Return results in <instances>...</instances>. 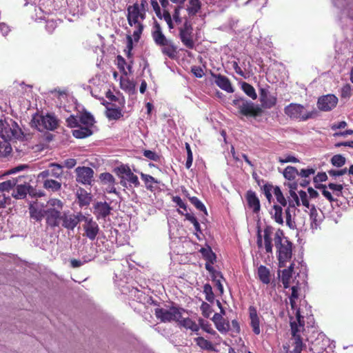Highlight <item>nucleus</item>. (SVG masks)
<instances>
[{
  "label": "nucleus",
  "mask_w": 353,
  "mask_h": 353,
  "mask_svg": "<svg viewBox=\"0 0 353 353\" xmlns=\"http://www.w3.org/2000/svg\"><path fill=\"white\" fill-rule=\"evenodd\" d=\"M274 243L279 268H285L286 263L292 257L293 243L284 236L283 230L279 229L274 234Z\"/></svg>",
  "instance_id": "obj_1"
},
{
  "label": "nucleus",
  "mask_w": 353,
  "mask_h": 353,
  "mask_svg": "<svg viewBox=\"0 0 353 353\" xmlns=\"http://www.w3.org/2000/svg\"><path fill=\"white\" fill-rule=\"evenodd\" d=\"M126 17L129 26L136 27V30L133 32V37L135 41H139L143 31L144 26L142 21L145 19V12L139 8L138 2L137 1L133 5L128 6Z\"/></svg>",
  "instance_id": "obj_2"
},
{
  "label": "nucleus",
  "mask_w": 353,
  "mask_h": 353,
  "mask_svg": "<svg viewBox=\"0 0 353 353\" xmlns=\"http://www.w3.org/2000/svg\"><path fill=\"white\" fill-rule=\"evenodd\" d=\"M296 321L290 322L291 340L293 341V353H301L305 347V345L303 343V337L301 334L305 330V323L299 308L296 310Z\"/></svg>",
  "instance_id": "obj_3"
},
{
  "label": "nucleus",
  "mask_w": 353,
  "mask_h": 353,
  "mask_svg": "<svg viewBox=\"0 0 353 353\" xmlns=\"http://www.w3.org/2000/svg\"><path fill=\"white\" fill-rule=\"evenodd\" d=\"M232 105L239 110V113L247 117H256L261 114L263 110L259 105L243 97L235 98Z\"/></svg>",
  "instance_id": "obj_4"
},
{
  "label": "nucleus",
  "mask_w": 353,
  "mask_h": 353,
  "mask_svg": "<svg viewBox=\"0 0 353 353\" xmlns=\"http://www.w3.org/2000/svg\"><path fill=\"white\" fill-rule=\"evenodd\" d=\"M285 114L292 119L307 121L316 116V110L307 111L303 105L292 103L284 108Z\"/></svg>",
  "instance_id": "obj_5"
},
{
  "label": "nucleus",
  "mask_w": 353,
  "mask_h": 353,
  "mask_svg": "<svg viewBox=\"0 0 353 353\" xmlns=\"http://www.w3.org/2000/svg\"><path fill=\"white\" fill-rule=\"evenodd\" d=\"M274 228L270 225H267L263 230V235L261 234L260 229L257 231L256 244L259 249H264L266 254H272L274 241Z\"/></svg>",
  "instance_id": "obj_6"
},
{
  "label": "nucleus",
  "mask_w": 353,
  "mask_h": 353,
  "mask_svg": "<svg viewBox=\"0 0 353 353\" xmlns=\"http://www.w3.org/2000/svg\"><path fill=\"white\" fill-rule=\"evenodd\" d=\"M32 123L39 131L44 130H54L58 126L57 118L50 114H47L45 116H34L32 120Z\"/></svg>",
  "instance_id": "obj_7"
},
{
  "label": "nucleus",
  "mask_w": 353,
  "mask_h": 353,
  "mask_svg": "<svg viewBox=\"0 0 353 353\" xmlns=\"http://www.w3.org/2000/svg\"><path fill=\"white\" fill-rule=\"evenodd\" d=\"M181 311H184V310L174 306L171 307L169 310L157 307L154 310V314L157 319L162 323L176 322L181 317Z\"/></svg>",
  "instance_id": "obj_8"
},
{
  "label": "nucleus",
  "mask_w": 353,
  "mask_h": 353,
  "mask_svg": "<svg viewBox=\"0 0 353 353\" xmlns=\"http://www.w3.org/2000/svg\"><path fill=\"white\" fill-rule=\"evenodd\" d=\"M20 128L16 122L11 121V124L0 120V137L8 143L13 139H17L20 136Z\"/></svg>",
  "instance_id": "obj_9"
},
{
  "label": "nucleus",
  "mask_w": 353,
  "mask_h": 353,
  "mask_svg": "<svg viewBox=\"0 0 353 353\" xmlns=\"http://www.w3.org/2000/svg\"><path fill=\"white\" fill-rule=\"evenodd\" d=\"M179 38L184 46L188 49H194L195 43L193 39V28L188 20L185 21L183 26L179 28Z\"/></svg>",
  "instance_id": "obj_10"
},
{
  "label": "nucleus",
  "mask_w": 353,
  "mask_h": 353,
  "mask_svg": "<svg viewBox=\"0 0 353 353\" xmlns=\"http://www.w3.org/2000/svg\"><path fill=\"white\" fill-rule=\"evenodd\" d=\"M84 215L81 212L77 214L68 210L63 212L61 225L68 230H74L78 224L83 221Z\"/></svg>",
  "instance_id": "obj_11"
},
{
  "label": "nucleus",
  "mask_w": 353,
  "mask_h": 353,
  "mask_svg": "<svg viewBox=\"0 0 353 353\" xmlns=\"http://www.w3.org/2000/svg\"><path fill=\"white\" fill-rule=\"evenodd\" d=\"M83 221L85 222V224L83 225L85 232L83 236H85L91 241H94L99 232L98 223L92 217H88L85 215Z\"/></svg>",
  "instance_id": "obj_12"
},
{
  "label": "nucleus",
  "mask_w": 353,
  "mask_h": 353,
  "mask_svg": "<svg viewBox=\"0 0 353 353\" xmlns=\"http://www.w3.org/2000/svg\"><path fill=\"white\" fill-rule=\"evenodd\" d=\"M338 103V98L334 94H327L319 98L318 108L324 112L330 111L335 108Z\"/></svg>",
  "instance_id": "obj_13"
},
{
  "label": "nucleus",
  "mask_w": 353,
  "mask_h": 353,
  "mask_svg": "<svg viewBox=\"0 0 353 353\" xmlns=\"http://www.w3.org/2000/svg\"><path fill=\"white\" fill-rule=\"evenodd\" d=\"M76 181L83 185H91L94 175V171L89 167H78L76 168Z\"/></svg>",
  "instance_id": "obj_14"
},
{
  "label": "nucleus",
  "mask_w": 353,
  "mask_h": 353,
  "mask_svg": "<svg viewBox=\"0 0 353 353\" xmlns=\"http://www.w3.org/2000/svg\"><path fill=\"white\" fill-rule=\"evenodd\" d=\"M62 211H44L46 225L50 228L59 227L62 221Z\"/></svg>",
  "instance_id": "obj_15"
},
{
  "label": "nucleus",
  "mask_w": 353,
  "mask_h": 353,
  "mask_svg": "<svg viewBox=\"0 0 353 353\" xmlns=\"http://www.w3.org/2000/svg\"><path fill=\"white\" fill-rule=\"evenodd\" d=\"M211 75L215 79L214 82L216 85L221 90L228 93L234 92V88L232 83L227 77L221 74H214L212 72H211Z\"/></svg>",
  "instance_id": "obj_16"
},
{
  "label": "nucleus",
  "mask_w": 353,
  "mask_h": 353,
  "mask_svg": "<svg viewBox=\"0 0 353 353\" xmlns=\"http://www.w3.org/2000/svg\"><path fill=\"white\" fill-rule=\"evenodd\" d=\"M245 199L248 206L254 214H258L261 210L260 201L255 192L250 190L246 192Z\"/></svg>",
  "instance_id": "obj_17"
},
{
  "label": "nucleus",
  "mask_w": 353,
  "mask_h": 353,
  "mask_svg": "<svg viewBox=\"0 0 353 353\" xmlns=\"http://www.w3.org/2000/svg\"><path fill=\"white\" fill-rule=\"evenodd\" d=\"M94 214L97 219L106 218L110 214L112 210V208L106 202H97L94 206Z\"/></svg>",
  "instance_id": "obj_18"
},
{
  "label": "nucleus",
  "mask_w": 353,
  "mask_h": 353,
  "mask_svg": "<svg viewBox=\"0 0 353 353\" xmlns=\"http://www.w3.org/2000/svg\"><path fill=\"white\" fill-rule=\"evenodd\" d=\"M249 314L250 325L252 328V331L256 335H259L261 333L260 320L258 316L256 309L254 306H250L249 307Z\"/></svg>",
  "instance_id": "obj_19"
},
{
  "label": "nucleus",
  "mask_w": 353,
  "mask_h": 353,
  "mask_svg": "<svg viewBox=\"0 0 353 353\" xmlns=\"http://www.w3.org/2000/svg\"><path fill=\"white\" fill-rule=\"evenodd\" d=\"M161 52L168 57L171 59L176 58L178 54L177 47L175 46L172 40L168 41L167 43L161 46Z\"/></svg>",
  "instance_id": "obj_20"
},
{
  "label": "nucleus",
  "mask_w": 353,
  "mask_h": 353,
  "mask_svg": "<svg viewBox=\"0 0 353 353\" xmlns=\"http://www.w3.org/2000/svg\"><path fill=\"white\" fill-rule=\"evenodd\" d=\"M155 30L152 33V39L158 46H163L170 39L166 38L161 31V26L159 23H156L154 26Z\"/></svg>",
  "instance_id": "obj_21"
},
{
  "label": "nucleus",
  "mask_w": 353,
  "mask_h": 353,
  "mask_svg": "<svg viewBox=\"0 0 353 353\" xmlns=\"http://www.w3.org/2000/svg\"><path fill=\"white\" fill-rule=\"evenodd\" d=\"M178 324L185 328L192 330V332H197L199 330V326L190 318H183L182 311H181V317L176 321Z\"/></svg>",
  "instance_id": "obj_22"
},
{
  "label": "nucleus",
  "mask_w": 353,
  "mask_h": 353,
  "mask_svg": "<svg viewBox=\"0 0 353 353\" xmlns=\"http://www.w3.org/2000/svg\"><path fill=\"white\" fill-rule=\"evenodd\" d=\"M296 206L293 201H288V206L285 210L286 224L290 228H294V224L292 221V215L295 214Z\"/></svg>",
  "instance_id": "obj_23"
},
{
  "label": "nucleus",
  "mask_w": 353,
  "mask_h": 353,
  "mask_svg": "<svg viewBox=\"0 0 353 353\" xmlns=\"http://www.w3.org/2000/svg\"><path fill=\"white\" fill-rule=\"evenodd\" d=\"M257 274L263 283L269 284L270 283V272L266 266L261 265L257 269Z\"/></svg>",
  "instance_id": "obj_24"
},
{
  "label": "nucleus",
  "mask_w": 353,
  "mask_h": 353,
  "mask_svg": "<svg viewBox=\"0 0 353 353\" xmlns=\"http://www.w3.org/2000/svg\"><path fill=\"white\" fill-rule=\"evenodd\" d=\"M310 219L312 228L316 229L322 222V218L319 216L315 205H312L310 208Z\"/></svg>",
  "instance_id": "obj_25"
},
{
  "label": "nucleus",
  "mask_w": 353,
  "mask_h": 353,
  "mask_svg": "<svg viewBox=\"0 0 353 353\" xmlns=\"http://www.w3.org/2000/svg\"><path fill=\"white\" fill-rule=\"evenodd\" d=\"M292 293L289 297L290 304L292 310L296 309V301L299 298V291L301 290L300 284L299 281L296 283L295 285H293L291 288Z\"/></svg>",
  "instance_id": "obj_26"
},
{
  "label": "nucleus",
  "mask_w": 353,
  "mask_h": 353,
  "mask_svg": "<svg viewBox=\"0 0 353 353\" xmlns=\"http://www.w3.org/2000/svg\"><path fill=\"white\" fill-rule=\"evenodd\" d=\"M78 128L72 130V135L77 139H84L92 134V131L89 127L79 125Z\"/></svg>",
  "instance_id": "obj_27"
},
{
  "label": "nucleus",
  "mask_w": 353,
  "mask_h": 353,
  "mask_svg": "<svg viewBox=\"0 0 353 353\" xmlns=\"http://www.w3.org/2000/svg\"><path fill=\"white\" fill-rule=\"evenodd\" d=\"M79 122L85 127L91 128L94 125L95 121L94 117L90 112L84 111L79 116Z\"/></svg>",
  "instance_id": "obj_28"
},
{
  "label": "nucleus",
  "mask_w": 353,
  "mask_h": 353,
  "mask_svg": "<svg viewBox=\"0 0 353 353\" xmlns=\"http://www.w3.org/2000/svg\"><path fill=\"white\" fill-rule=\"evenodd\" d=\"M106 116L109 119L117 120L123 117L121 110L116 108L114 104H111L110 107L107 108Z\"/></svg>",
  "instance_id": "obj_29"
},
{
  "label": "nucleus",
  "mask_w": 353,
  "mask_h": 353,
  "mask_svg": "<svg viewBox=\"0 0 353 353\" xmlns=\"http://www.w3.org/2000/svg\"><path fill=\"white\" fill-rule=\"evenodd\" d=\"M63 203L58 199H50L47 202V208L44 211H62Z\"/></svg>",
  "instance_id": "obj_30"
},
{
  "label": "nucleus",
  "mask_w": 353,
  "mask_h": 353,
  "mask_svg": "<svg viewBox=\"0 0 353 353\" xmlns=\"http://www.w3.org/2000/svg\"><path fill=\"white\" fill-rule=\"evenodd\" d=\"M31 187L26 185H17L15 190L12 192L13 197L16 199H23L26 196L27 193Z\"/></svg>",
  "instance_id": "obj_31"
},
{
  "label": "nucleus",
  "mask_w": 353,
  "mask_h": 353,
  "mask_svg": "<svg viewBox=\"0 0 353 353\" xmlns=\"http://www.w3.org/2000/svg\"><path fill=\"white\" fill-rule=\"evenodd\" d=\"M77 198L80 206L88 205L92 201L90 194L83 189L77 192Z\"/></svg>",
  "instance_id": "obj_32"
},
{
  "label": "nucleus",
  "mask_w": 353,
  "mask_h": 353,
  "mask_svg": "<svg viewBox=\"0 0 353 353\" xmlns=\"http://www.w3.org/2000/svg\"><path fill=\"white\" fill-rule=\"evenodd\" d=\"M196 344L202 350L208 351L214 350V347L212 342L204 339L202 336H199L194 339Z\"/></svg>",
  "instance_id": "obj_33"
},
{
  "label": "nucleus",
  "mask_w": 353,
  "mask_h": 353,
  "mask_svg": "<svg viewBox=\"0 0 353 353\" xmlns=\"http://www.w3.org/2000/svg\"><path fill=\"white\" fill-rule=\"evenodd\" d=\"M200 252L206 261H209L211 263H214L216 262V254L212 252L210 247L201 248Z\"/></svg>",
  "instance_id": "obj_34"
},
{
  "label": "nucleus",
  "mask_w": 353,
  "mask_h": 353,
  "mask_svg": "<svg viewBox=\"0 0 353 353\" xmlns=\"http://www.w3.org/2000/svg\"><path fill=\"white\" fill-rule=\"evenodd\" d=\"M189 6L187 8V12L189 16L196 15L201 8V2L199 0H190Z\"/></svg>",
  "instance_id": "obj_35"
},
{
  "label": "nucleus",
  "mask_w": 353,
  "mask_h": 353,
  "mask_svg": "<svg viewBox=\"0 0 353 353\" xmlns=\"http://www.w3.org/2000/svg\"><path fill=\"white\" fill-rule=\"evenodd\" d=\"M140 176L141 179L144 181L145 187L147 190L152 192L154 191V187L152 185V183H159L157 179L154 178L152 176L144 174L143 172L140 173Z\"/></svg>",
  "instance_id": "obj_36"
},
{
  "label": "nucleus",
  "mask_w": 353,
  "mask_h": 353,
  "mask_svg": "<svg viewBox=\"0 0 353 353\" xmlns=\"http://www.w3.org/2000/svg\"><path fill=\"white\" fill-rule=\"evenodd\" d=\"M43 187L52 192H57L61 190V183L53 179H46L43 182Z\"/></svg>",
  "instance_id": "obj_37"
},
{
  "label": "nucleus",
  "mask_w": 353,
  "mask_h": 353,
  "mask_svg": "<svg viewBox=\"0 0 353 353\" xmlns=\"http://www.w3.org/2000/svg\"><path fill=\"white\" fill-rule=\"evenodd\" d=\"M273 210L274 212H272V216L274 219L275 222L280 225H282L283 223L282 207L279 205H274Z\"/></svg>",
  "instance_id": "obj_38"
},
{
  "label": "nucleus",
  "mask_w": 353,
  "mask_h": 353,
  "mask_svg": "<svg viewBox=\"0 0 353 353\" xmlns=\"http://www.w3.org/2000/svg\"><path fill=\"white\" fill-rule=\"evenodd\" d=\"M241 89L252 99L254 100L257 98L255 89L250 83L247 82H243L241 84Z\"/></svg>",
  "instance_id": "obj_39"
},
{
  "label": "nucleus",
  "mask_w": 353,
  "mask_h": 353,
  "mask_svg": "<svg viewBox=\"0 0 353 353\" xmlns=\"http://www.w3.org/2000/svg\"><path fill=\"white\" fill-rule=\"evenodd\" d=\"M178 212L182 215H184L185 219L188 220L194 225V230H196V232L201 233L200 224L197 221L196 218L193 214H191L190 213L184 214L183 212L181 211L180 210H178Z\"/></svg>",
  "instance_id": "obj_40"
},
{
  "label": "nucleus",
  "mask_w": 353,
  "mask_h": 353,
  "mask_svg": "<svg viewBox=\"0 0 353 353\" xmlns=\"http://www.w3.org/2000/svg\"><path fill=\"white\" fill-rule=\"evenodd\" d=\"M298 175L299 171L295 167L293 166H287L283 171L284 177L290 181L295 179Z\"/></svg>",
  "instance_id": "obj_41"
},
{
  "label": "nucleus",
  "mask_w": 353,
  "mask_h": 353,
  "mask_svg": "<svg viewBox=\"0 0 353 353\" xmlns=\"http://www.w3.org/2000/svg\"><path fill=\"white\" fill-rule=\"evenodd\" d=\"M101 182L103 185H115V179L113 175L109 172H103L99 175Z\"/></svg>",
  "instance_id": "obj_42"
},
{
  "label": "nucleus",
  "mask_w": 353,
  "mask_h": 353,
  "mask_svg": "<svg viewBox=\"0 0 353 353\" xmlns=\"http://www.w3.org/2000/svg\"><path fill=\"white\" fill-rule=\"evenodd\" d=\"M292 274L293 273L288 272V270H283L281 271V281L285 289H287L290 287V281L292 278Z\"/></svg>",
  "instance_id": "obj_43"
},
{
  "label": "nucleus",
  "mask_w": 353,
  "mask_h": 353,
  "mask_svg": "<svg viewBox=\"0 0 353 353\" xmlns=\"http://www.w3.org/2000/svg\"><path fill=\"white\" fill-rule=\"evenodd\" d=\"M276 97L268 94L267 98H263L261 103L263 108L270 109L276 105Z\"/></svg>",
  "instance_id": "obj_44"
},
{
  "label": "nucleus",
  "mask_w": 353,
  "mask_h": 353,
  "mask_svg": "<svg viewBox=\"0 0 353 353\" xmlns=\"http://www.w3.org/2000/svg\"><path fill=\"white\" fill-rule=\"evenodd\" d=\"M274 194L277 202L279 203L281 205L284 207L287 205L288 201L279 186L274 188Z\"/></svg>",
  "instance_id": "obj_45"
},
{
  "label": "nucleus",
  "mask_w": 353,
  "mask_h": 353,
  "mask_svg": "<svg viewBox=\"0 0 353 353\" xmlns=\"http://www.w3.org/2000/svg\"><path fill=\"white\" fill-rule=\"evenodd\" d=\"M190 203L199 210L204 212L207 214V210L203 203L196 196H189L188 194Z\"/></svg>",
  "instance_id": "obj_46"
},
{
  "label": "nucleus",
  "mask_w": 353,
  "mask_h": 353,
  "mask_svg": "<svg viewBox=\"0 0 353 353\" xmlns=\"http://www.w3.org/2000/svg\"><path fill=\"white\" fill-rule=\"evenodd\" d=\"M29 210L30 217L37 221H41L45 215L44 212L43 213L41 210H38L32 205L30 207Z\"/></svg>",
  "instance_id": "obj_47"
},
{
  "label": "nucleus",
  "mask_w": 353,
  "mask_h": 353,
  "mask_svg": "<svg viewBox=\"0 0 353 353\" xmlns=\"http://www.w3.org/2000/svg\"><path fill=\"white\" fill-rule=\"evenodd\" d=\"M216 328L221 333H226L230 329V325L228 321H226L223 318V321H220L218 323L216 322Z\"/></svg>",
  "instance_id": "obj_48"
},
{
  "label": "nucleus",
  "mask_w": 353,
  "mask_h": 353,
  "mask_svg": "<svg viewBox=\"0 0 353 353\" xmlns=\"http://www.w3.org/2000/svg\"><path fill=\"white\" fill-rule=\"evenodd\" d=\"M203 293L205 295V299L209 302H213L214 300V294L212 291V286L209 283H205L203 286Z\"/></svg>",
  "instance_id": "obj_49"
},
{
  "label": "nucleus",
  "mask_w": 353,
  "mask_h": 353,
  "mask_svg": "<svg viewBox=\"0 0 353 353\" xmlns=\"http://www.w3.org/2000/svg\"><path fill=\"white\" fill-rule=\"evenodd\" d=\"M199 325H198L199 326V328L201 327L202 330H203L205 332L209 334H215L214 330H213V329L211 327V324L208 321L203 319H199Z\"/></svg>",
  "instance_id": "obj_50"
},
{
  "label": "nucleus",
  "mask_w": 353,
  "mask_h": 353,
  "mask_svg": "<svg viewBox=\"0 0 353 353\" xmlns=\"http://www.w3.org/2000/svg\"><path fill=\"white\" fill-rule=\"evenodd\" d=\"M331 163L334 166L342 167L345 163V158L341 154H336L332 157Z\"/></svg>",
  "instance_id": "obj_51"
},
{
  "label": "nucleus",
  "mask_w": 353,
  "mask_h": 353,
  "mask_svg": "<svg viewBox=\"0 0 353 353\" xmlns=\"http://www.w3.org/2000/svg\"><path fill=\"white\" fill-rule=\"evenodd\" d=\"M185 145L187 151V160L185 163V168L187 169H190L192 165L193 154L190 144L188 143H185Z\"/></svg>",
  "instance_id": "obj_52"
},
{
  "label": "nucleus",
  "mask_w": 353,
  "mask_h": 353,
  "mask_svg": "<svg viewBox=\"0 0 353 353\" xmlns=\"http://www.w3.org/2000/svg\"><path fill=\"white\" fill-rule=\"evenodd\" d=\"M143 154L145 157L154 161L159 162L161 160V156L154 151L145 150Z\"/></svg>",
  "instance_id": "obj_53"
},
{
  "label": "nucleus",
  "mask_w": 353,
  "mask_h": 353,
  "mask_svg": "<svg viewBox=\"0 0 353 353\" xmlns=\"http://www.w3.org/2000/svg\"><path fill=\"white\" fill-rule=\"evenodd\" d=\"M121 88L124 90L131 91L134 89V84L128 79L121 78Z\"/></svg>",
  "instance_id": "obj_54"
},
{
  "label": "nucleus",
  "mask_w": 353,
  "mask_h": 353,
  "mask_svg": "<svg viewBox=\"0 0 353 353\" xmlns=\"http://www.w3.org/2000/svg\"><path fill=\"white\" fill-rule=\"evenodd\" d=\"M52 168L51 170V175L56 178L59 177L62 174V168L63 166L58 163H51L50 165Z\"/></svg>",
  "instance_id": "obj_55"
},
{
  "label": "nucleus",
  "mask_w": 353,
  "mask_h": 353,
  "mask_svg": "<svg viewBox=\"0 0 353 353\" xmlns=\"http://www.w3.org/2000/svg\"><path fill=\"white\" fill-rule=\"evenodd\" d=\"M66 124L68 127L71 128H78L79 125V119H78L77 117L74 115H70L66 119Z\"/></svg>",
  "instance_id": "obj_56"
},
{
  "label": "nucleus",
  "mask_w": 353,
  "mask_h": 353,
  "mask_svg": "<svg viewBox=\"0 0 353 353\" xmlns=\"http://www.w3.org/2000/svg\"><path fill=\"white\" fill-rule=\"evenodd\" d=\"M126 39H127V46H126V49L124 51L126 54L127 57L131 58L132 56V54L131 52L133 48V41H132V38L130 35H128Z\"/></svg>",
  "instance_id": "obj_57"
},
{
  "label": "nucleus",
  "mask_w": 353,
  "mask_h": 353,
  "mask_svg": "<svg viewBox=\"0 0 353 353\" xmlns=\"http://www.w3.org/2000/svg\"><path fill=\"white\" fill-rule=\"evenodd\" d=\"M117 68L119 69V70L125 75H127V72L125 71V65L126 64V61L125 60V59L121 56V55H118L117 57Z\"/></svg>",
  "instance_id": "obj_58"
},
{
  "label": "nucleus",
  "mask_w": 353,
  "mask_h": 353,
  "mask_svg": "<svg viewBox=\"0 0 353 353\" xmlns=\"http://www.w3.org/2000/svg\"><path fill=\"white\" fill-rule=\"evenodd\" d=\"M341 98H350L352 95V88L350 84H345L341 88Z\"/></svg>",
  "instance_id": "obj_59"
},
{
  "label": "nucleus",
  "mask_w": 353,
  "mask_h": 353,
  "mask_svg": "<svg viewBox=\"0 0 353 353\" xmlns=\"http://www.w3.org/2000/svg\"><path fill=\"white\" fill-rule=\"evenodd\" d=\"M328 188L330 190L335 191L336 192L335 194L337 196H341L342 190L343 189V187L341 184H335V183H330L328 184Z\"/></svg>",
  "instance_id": "obj_60"
},
{
  "label": "nucleus",
  "mask_w": 353,
  "mask_h": 353,
  "mask_svg": "<svg viewBox=\"0 0 353 353\" xmlns=\"http://www.w3.org/2000/svg\"><path fill=\"white\" fill-rule=\"evenodd\" d=\"M161 18H163L166 21L170 29H172L174 28L172 17L168 10H163V15L161 14Z\"/></svg>",
  "instance_id": "obj_61"
},
{
  "label": "nucleus",
  "mask_w": 353,
  "mask_h": 353,
  "mask_svg": "<svg viewBox=\"0 0 353 353\" xmlns=\"http://www.w3.org/2000/svg\"><path fill=\"white\" fill-rule=\"evenodd\" d=\"M278 161L281 163H289V162L297 163V162H299V160L294 156L288 155L284 158L279 157Z\"/></svg>",
  "instance_id": "obj_62"
},
{
  "label": "nucleus",
  "mask_w": 353,
  "mask_h": 353,
  "mask_svg": "<svg viewBox=\"0 0 353 353\" xmlns=\"http://www.w3.org/2000/svg\"><path fill=\"white\" fill-rule=\"evenodd\" d=\"M300 199L302 203V205L305 208L310 209V203L307 199V193L305 191L301 190L299 192Z\"/></svg>",
  "instance_id": "obj_63"
},
{
  "label": "nucleus",
  "mask_w": 353,
  "mask_h": 353,
  "mask_svg": "<svg viewBox=\"0 0 353 353\" xmlns=\"http://www.w3.org/2000/svg\"><path fill=\"white\" fill-rule=\"evenodd\" d=\"M201 310L202 311V314L205 317L208 318L210 316V314L211 313V308L208 303L203 302L201 305Z\"/></svg>",
  "instance_id": "obj_64"
}]
</instances>
